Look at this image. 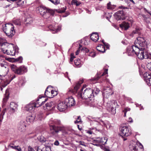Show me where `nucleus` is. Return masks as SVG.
I'll use <instances>...</instances> for the list:
<instances>
[{
	"instance_id": "obj_1",
	"label": "nucleus",
	"mask_w": 151,
	"mask_h": 151,
	"mask_svg": "<svg viewBox=\"0 0 151 151\" xmlns=\"http://www.w3.org/2000/svg\"><path fill=\"white\" fill-rule=\"evenodd\" d=\"M147 48V42L143 37H139L135 41L134 45L128 47L127 50L129 55L135 54L138 58L142 60L149 58Z\"/></svg>"
},
{
	"instance_id": "obj_2",
	"label": "nucleus",
	"mask_w": 151,
	"mask_h": 151,
	"mask_svg": "<svg viewBox=\"0 0 151 151\" xmlns=\"http://www.w3.org/2000/svg\"><path fill=\"white\" fill-rule=\"evenodd\" d=\"M83 87L82 88L80 91L78 92V94L79 97L85 99H88V100H94L95 95L93 90L90 88H86L84 90V92H83Z\"/></svg>"
},
{
	"instance_id": "obj_3",
	"label": "nucleus",
	"mask_w": 151,
	"mask_h": 151,
	"mask_svg": "<svg viewBox=\"0 0 151 151\" xmlns=\"http://www.w3.org/2000/svg\"><path fill=\"white\" fill-rule=\"evenodd\" d=\"M14 27L12 24L7 23L3 26L2 29L6 35L9 37H12L15 34Z\"/></svg>"
},
{
	"instance_id": "obj_4",
	"label": "nucleus",
	"mask_w": 151,
	"mask_h": 151,
	"mask_svg": "<svg viewBox=\"0 0 151 151\" xmlns=\"http://www.w3.org/2000/svg\"><path fill=\"white\" fill-rule=\"evenodd\" d=\"M39 11L40 14L45 19L48 18L50 15H52L53 14V11L52 10L43 5L40 6L39 8Z\"/></svg>"
},
{
	"instance_id": "obj_5",
	"label": "nucleus",
	"mask_w": 151,
	"mask_h": 151,
	"mask_svg": "<svg viewBox=\"0 0 151 151\" xmlns=\"http://www.w3.org/2000/svg\"><path fill=\"white\" fill-rule=\"evenodd\" d=\"M10 67L12 71L18 75H22L27 72V68L24 66L17 67L16 65L12 64L11 65Z\"/></svg>"
},
{
	"instance_id": "obj_6",
	"label": "nucleus",
	"mask_w": 151,
	"mask_h": 151,
	"mask_svg": "<svg viewBox=\"0 0 151 151\" xmlns=\"http://www.w3.org/2000/svg\"><path fill=\"white\" fill-rule=\"evenodd\" d=\"M60 121L57 119L54 120L53 121L50 122V127L51 133L53 135L59 132L58 127L56 125L60 124Z\"/></svg>"
},
{
	"instance_id": "obj_7",
	"label": "nucleus",
	"mask_w": 151,
	"mask_h": 151,
	"mask_svg": "<svg viewBox=\"0 0 151 151\" xmlns=\"http://www.w3.org/2000/svg\"><path fill=\"white\" fill-rule=\"evenodd\" d=\"M107 110L112 114H115L116 106H118L117 102L114 100H112L106 103Z\"/></svg>"
},
{
	"instance_id": "obj_8",
	"label": "nucleus",
	"mask_w": 151,
	"mask_h": 151,
	"mask_svg": "<svg viewBox=\"0 0 151 151\" xmlns=\"http://www.w3.org/2000/svg\"><path fill=\"white\" fill-rule=\"evenodd\" d=\"M120 134L122 137H128L132 134L131 130L129 127H122L120 129Z\"/></svg>"
},
{
	"instance_id": "obj_9",
	"label": "nucleus",
	"mask_w": 151,
	"mask_h": 151,
	"mask_svg": "<svg viewBox=\"0 0 151 151\" xmlns=\"http://www.w3.org/2000/svg\"><path fill=\"white\" fill-rule=\"evenodd\" d=\"M6 47H8V49H7L5 51H6V54L7 55H10L13 56L15 54L16 52L18 50V48L17 49H15L14 48V45L11 43L9 44H7L6 45Z\"/></svg>"
},
{
	"instance_id": "obj_10",
	"label": "nucleus",
	"mask_w": 151,
	"mask_h": 151,
	"mask_svg": "<svg viewBox=\"0 0 151 151\" xmlns=\"http://www.w3.org/2000/svg\"><path fill=\"white\" fill-rule=\"evenodd\" d=\"M83 82V80H80L78 82L76 83L74 89L72 88H69L68 91V93L70 94L71 93H73L74 94L76 93L77 91L78 90Z\"/></svg>"
},
{
	"instance_id": "obj_11",
	"label": "nucleus",
	"mask_w": 151,
	"mask_h": 151,
	"mask_svg": "<svg viewBox=\"0 0 151 151\" xmlns=\"http://www.w3.org/2000/svg\"><path fill=\"white\" fill-rule=\"evenodd\" d=\"M114 16L116 19L119 20H124L125 19L124 11L120 10L117 11L114 14Z\"/></svg>"
},
{
	"instance_id": "obj_12",
	"label": "nucleus",
	"mask_w": 151,
	"mask_h": 151,
	"mask_svg": "<svg viewBox=\"0 0 151 151\" xmlns=\"http://www.w3.org/2000/svg\"><path fill=\"white\" fill-rule=\"evenodd\" d=\"M65 102L68 107L74 106L75 104L74 99L72 96H70L65 99Z\"/></svg>"
},
{
	"instance_id": "obj_13",
	"label": "nucleus",
	"mask_w": 151,
	"mask_h": 151,
	"mask_svg": "<svg viewBox=\"0 0 151 151\" xmlns=\"http://www.w3.org/2000/svg\"><path fill=\"white\" fill-rule=\"evenodd\" d=\"M40 104H35L33 102H31L29 104L27 105L25 107L26 110L29 111H31L33 110L35 107H39Z\"/></svg>"
},
{
	"instance_id": "obj_14",
	"label": "nucleus",
	"mask_w": 151,
	"mask_h": 151,
	"mask_svg": "<svg viewBox=\"0 0 151 151\" xmlns=\"http://www.w3.org/2000/svg\"><path fill=\"white\" fill-rule=\"evenodd\" d=\"M129 147L131 151H139L138 149V144L137 143L134 141H131L129 145ZM141 150V148L140 149Z\"/></svg>"
},
{
	"instance_id": "obj_15",
	"label": "nucleus",
	"mask_w": 151,
	"mask_h": 151,
	"mask_svg": "<svg viewBox=\"0 0 151 151\" xmlns=\"http://www.w3.org/2000/svg\"><path fill=\"white\" fill-rule=\"evenodd\" d=\"M6 77L4 78L5 80L4 81H2V83L5 82V85H4V86H6L14 78L16 77L15 75H13L12 76L10 75H6L5 76Z\"/></svg>"
},
{
	"instance_id": "obj_16",
	"label": "nucleus",
	"mask_w": 151,
	"mask_h": 151,
	"mask_svg": "<svg viewBox=\"0 0 151 151\" xmlns=\"http://www.w3.org/2000/svg\"><path fill=\"white\" fill-rule=\"evenodd\" d=\"M26 125L25 122L23 121H21L19 123L18 126V129L20 132H24L26 129Z\"/></svg>"
},
{
	"instance_id": "obj_17",
	"label": "nucleus",
	"mask_w": 151,
	"mask_h": 151,
	"mask_svg": "<svg viewBox=\"0 0 151 151\" xmlns=\"http://www.w3.org/2000/svg\"><path fill=\"white\" fill-rule=\"evenodd\" d=\"M47 100V99H45L44 97L43 96L41 97H39V98L37 99L36 102H34L35 104H36L37 103L40 104L39 106L43 104Z\"/></svg>"
},
{
	"instance_id": "obj_18",
	"label": "nucleus",
	"mask_w": 151,
	"mask_h": 151,
	"mask_svg": "<svg viewBox=\"0 0 151 151\" xmlns=\"http://www.w3.org/2000/svg\"><path fill=\"white\" fill-rule=\"evenodd\" d=\"M17 104L15 103L12 102L10 103L9 110L12 113H13L17 110Z\"/></svg>"
},
{
	"instance_id": "obj_19",
	"label": "nucleus",
	"mask_w": 151,
	"mask_h": 151,
	"mask_svg": "<svg viewBox=\"0 0 151 151\" xmlns=\"http://www.w3.org/2000/svg\"><path fill=\"white\" fill-rule=\"evenodd\" d=\"M68 106L65 102H60L59 103L57 106V108L60 111H63L65 110L67 108Z\"/></svg>"
},
{
	"instance_id": "obj_20",
	"label": "nucleus",
	"mask_w": 151,
	"mask_h": 151,
	"mask_svg": "<svg viewBox=\"0 0 151 151\" xmlns=\"http://www.w3.org/2000/svg\"><path fill=\"white\" fill-rule=\"evenodd\" d=\"M49 29L52 32V33H57L60 31L61 29V27L60 26H58L57 28H55L51 25H50L48 26Z\"/></svg>"
},
{
	"instance_id": "obj_21",
	"label": "nucleus",
	"mask_w": 151,
	"mask_h": 151,
	"mask_svg": "<svg viewBox=\"0 0 151 151\" xmlns=\"http://www.w3.org/2000/svg\"><path fill=\"white\" fill-rule=\"evenodd\" d=\"M9 90L6 89L5 91V93L4 97L3 98L2 103L3 105H5L6 104L7 101L9 98Z\"/></svg>"
},
{
	"instance_id": "obj_22",
	"label": "nucleus",
	"mask_w": 151,
	"mask_h": 151,
	"mask_svg": "<svg viewBox=\"0 0 151 151\" xmlns=\"http://www.w3.org/2000/svg\"><path fill=\"white\" fill-rule=\"evenodd\" d=\"M103 93L104 97L106 95H111L112 94V90L109 87H107L106 88L104 89Z\"/></svg>"
},
{
	"instance_id": "obj_23",
	"label": "nucleus",
	"mask_w": 151,
	"mask_h": 151,
	"mask_svg": "<svg viewBox=\"0 0 151 151\" xmlns=\"http://www.w3.org/2000/svg\"><path fill=\"white\" fill-rule=\"evenodd\" d=\"M91 39L94 41L96 42L99 39V36L96 32L93 33L90 36Z\"/></svg>"
},
{
	"instance_id": "obj_24",
	"label": "nucleus",
	"mask_w": 151,
	"mask_h": 151,
	"mask_svg": "<svg viewBox=\"0 0 151 151\" xmlns=\"http://www.w3.org/2000/svg\"><path fill=\"white\" fill-rule=\"evenodd\" d=\"M8 148H10L15 150L17 151H22L21 148L19 146H13V144H10L8 146Z\"/></svg>"
},
{
	"instance_id": "obj_25",
	"label": "nucleus",
	"mask_w": 151,
	"mask_h": 151,
	"mask_svg": "<svg viewBox=\"0 0 151 151\" xmlns=\"http://www.w3.org/2000/svg\"><path fill=\"white\" fill-rule=\"evenodd\" d=\"M36 116L35 115H30L27 117V122H29L30 123L33 122Z\"/></svg>"
},
{
	"instance_id": "obj_26",
	"label": "nucleus",
	"mask_w": 151,
	"mask_h": 151,
	"mask_svg": "<svg viewBox=\"0 0 151 151\" xmlns=\"http://www.w3.org/2000/svg\"><path fill=\"white\" fill-rule=\"evenodd\" d=\"M4 61V60H3ZM0 66L3 68H5L6 69V72H8L9 71V66H8L7 63L3 61L2 63H0ZM7 72H6V73Z\"/></svg>"
},
{
	"instance_id": "obj_27",
	"label": "nucleus",
	"mask_w": 151,
	"mask_h": 151,
	"mask_svg": "<svg viewBox=\"0 0 151 151\" xmlns=\"http://www.w3.org/2000/svg\"><path fill=\"white\" fill-rule=\"evenodd\" d=\"M10 43H8L7 42H5L4 43L1 45V51L4 53H6V51H5L6 50L8 49V46L6 47V45L7 44H9Z\"/></svg>"
},
{
	"instance_id": "obj_28",
	"label": "nucleus",
	"mask_w": 151,
	"mask_h": 151,
	"mask_svg": "<svg viewBox=\"0 0 151 151\" xmlns=\"http://www.w3.org/2000/svg\"><path fill=\"white\" fill-rule=\"evenodd\" d=\"M52 86H49L46 89L45 92V94L47 97L50 98H52V96H51V93L50 91H48L47 89L50 88H52Z\"/></svg>"
},
{
	"instance_id": "obj_29",
	"label": "nucleus",
	"mask_w": 151,
	"mask_h": 151,
	"mask_svg": "<svg viewBox=\"0 0 151 151\" xmlns=\"http://www.w3.org/2000/svg\"><path fill=\"white\" fill-rule=\"evenodd\" d=\"M120 25L121 27L124 28L125 30H127L129 27V23L125 22H123Z\"/></svg>"
},
{
	"instance_id": "obj_30",
	"label": "nucleus",
	"mask_w": 151,
	"mask_h": 151,
	"mask_svg": "<svg viewBox=\"0 0 151 151\" xmlns=\"http://www.w3.org/2000/svg\"><path fill=\"white\" fill-rule=\"evenodd\" d=\"M140 29L138 28H136L135 30L133 31L132 33L130 34V35L133 37L134 34H137L138 35H139L140 34Z\"/></svg>"
},
{
	"instance_id": "obj_31",
	"label": "nucleus",
	"mask_w": 151,
	"mask_h": 151,
	"mask_svg": "<svg viewBox=\"0 0 151 151\" xmlns=\"http://www.w3.org/2000/svg\"><path fill=\"white\" fill-rule=\"evenodd\" d=\"M26 82L25 79L24 78H21L19 79L18 82V84L19 86H23Z\"/></svg>"
},
{
	"instance_id": "obj_32",
	"label": "nucleus",
	"mask_w": 151,
	"mask_h": 151,
	"mask_svg": "<svg viewBox=\"0 0 151 151\" xmlns=\"http://www.w3.org/2000/svg\"><path fill=\"white\" fill-rule=\"evenodd\" d=\"M96 49L97 50L102 52H105V49L104 47V45H100L96 47Z\"/></svg>"
},
{
	"instance_id": "obj_33",
	"label": "nucleus",
	"mask_w": 151,
	"mask_h": 151,
	"mask_svg": "<svg viewBox=\"0 0 151 151\" xmlns=\"http://www.w3.org/2000/svg\"><path fill=\"white\" fill-rule=\"evenodd\" d=\"M74 63L75 65L78 67H81L82 65L81 63L80 60L79 59L75 60L74 61Z\"/></svg>"
},
{
	"instance_id": "obj_34",
	"label": "nucleus",
	"mask_w": 151,
	"mask_h": 151,
	"mask_svg": "<svg viewBox=\"0 0 151 151\" xmlns=\"http://www.w3.org/2000/svg\"><path fill=\"white\" fill-rule=\"evenodd\" d=\"M54 102L52 101L47 103L45 104L47 109L48 110L50 109V107L54 104Z\"/></svg>"
},
{
	"instance_id": "obj_35",
	"label": "nucleus",
	"mask_w": 151,
	"mask_h": 151,
	"mask_svg": "<svg viewBox=\"0 0 151 151\" xmlns=\"http://www.w3.org/2000/svg\"><path fill=\"white\" fill-rule=\"evenodd\" d=\"M4 80H5L4 79V78L2 79H0V88L1 91H2L3 88H4L6 86H4V85H5V83H2V81H4Z\"/></svg>"
},
{
	"instance_id": "obj_36",
	"label": "nucleus",
	"mask_w": 151,
	"mask_h": 151,
	"mask_svg": "<svg viewBox=\"0 0 151 151\" xmlns=\"http://www.w3.org/2000/svg\"><path fill=\"white\" fill-rule=\"evenodd\" d=\"M32 19L31 17H29L26 19L25 22H26V24H29L32 23Z\"/></svg>"
},
{
	"instance_id": "obj_37",
	"label": "nucleus",
	"mask_w": 151,
	"mask_h": 151,
	"mask_svg": "<svg viewBox=\"0 0 151 151\" xmlns=\"http://www.w3.org/2000/svg\"><path fill=\"white\" fill-rule=\"evenodd\" d=\"M115 6L114 5H112L111 4L110 2L107 4V8L108 9H114Z\"/></svg>"
},
{
	"instance_id": "obj_38",
	"label": "nucleus",
	"mask_w": 151,
	"mask_h": 151,
	"mask_svg": "<svg viewBox=\"0 0 151 151\" xmlns=\"http://www.w3.org/2000/svg\"><path fill=\"white\" fill-rule=\"evenodd\" d=\"M66 6H65L64 7H63V8H61L60 9H59L58 10V12L59 13H62L64 12L66 9Z\"/></svg>"
},
{
	"instance_id": "obj_39",
	"label": "nucleus",
	"mask_w": 151,
	"mask_h": 151,
	"mask_svg": "<svg viewBox=\"0 0 151 151\" xmlns=\"http://www.w3.org/2000/svg\"><path fill=\"white\" fill-rule=\"evenodd\" d=\"M51 2L52 4L55 5H57L60 3V0H48Z\"/></svg>"
},
{
	"instance_id": "obj_40",
	"label": "nucleus",
	"mask_w": 151,
	"mask_h": 151,
	"mask_svg": "<svg viewBox=\"0 0 151 151\" xmlns=\"http://www.w3.org/2000/svg\"><path fill=\"white\" fill-rule=\"evenodd\" d=\"M145 81L149 86H151V77H149V78H146Z\"/></svg>"
},
{
	"instance_id": "obj_41",
	"label": "nucleus",
	"mask_w": 151,
	"mask_h": 151,
	"mask_svg": "<svg viewBox=\"0 0 151 151\" xmlns=\"http://www.w3.org/2000/svg\"><path fill=\"white\" fill-rule=\"evenodd\" d=\"M38 139L40 142L42 143L45 142L46 141V139L43 136H41L40 137H39Z\"/></svg>"
},
{
	"instance_id": "obj_42",
	"label": "nucleus",
	"mask_w": 151,
	"mask_h": 151,
	"mask_svg": "<svg viewBox=\"0 0 151 151\" xmlns=\"http://www.w3.org/2000/svg\"><path fill=\"white\" fill-rule=\"evenodd\" d=\"M51 96H52V98L55 96H56L58 94V92L56 91H54L53 90H51Z\"/></svg>"
},
{
	"instance_id": "obj_43",
	"label": "nucleus",
	"mask_w": 151,
	"mask_h": 151,
	"mask_svg": "<svg viewBox=\"0 0 151 151\" xmlns=\"http://www.w3.org/2000/svg\"><path fill=\"white\" fill-rule=\"evenodd\" d=\"M14 24L15 25L20 26L21 25V22L19 20L15 19L13 20Z\"/></svg>"
},
{
	"instance_id": "obj_44",
	"label": "nucleus",
	"mask_w": 151,
	"mask_h": 151,
	"mask_svg": "<svg viewBox=\"0 0 151 151\" xmlns=\"http://www.w3.org/2000/svg\"><path fill=\"white\" fill-rule=\"evenodd\" d=\"M93 93L94 94L95 96L97 95L99 93L100 90L99 89L96 88L93 90Z\"/></svg>"
},
{
	"instance_id": "obj_45",
	"label": "nucleus",
	"mask_w": 151,
	"mask_h": 151,
	"mask_svg": "<svg viewBox=\"0 0 151 151\" xmlns=\"http://www.w3.org/2000/svg\"><path fill=\"white\" fill-rule=\"evenodd\" d=\"M144 76L145 77V80L146 78H149V77H151V75L148 73L146 72L144 74Z\"/></svg>"
},
{
	"instance_id": "obj_46",
	"label": "nucleus",
	"mask_w": 151,
	"mask_h": 151,
	"mask_svg": "<svg viewBox=\"0 0 151 151\" xmlns=\"http://www.w3.org/2000/svg\"><path fill=\"white\" fill-rule=\"evenodd\" d=\"M72 3L73 4L75 5L76 6H78L81 4L80 2L78 1L77 0H74Z\"/></svg>"
},
{
	"instance_id": "obj_47",
	"label": "nucleus",
	"mask_w": 151,
	"mask_h": 151,
	"mask_svg": "<svg viewBox=\"0 0 151 151\" xmlns=\"http://www.w3.org/2000/svg\"><path fill=\"white\" fill-rule=\"evenodd\" d=\"M104 139H105L104 138H99L97 139L96 141L97 142V143H101L102 144H103L104 142L103 140Z\"/></svg>"
},
{
	"instance_id": "obj_48",
	"label": "nucleus",
	"mask_w": 151,
	"mask_h": 151,
	"mask_svg": "<svg viewBox=\"0 0 151 151\" xmlns=\"http://www.w3.org/2000/svg\"><path fill=\"white\" fill-rule=\"evenodd\" d=\"M88 55L94 58L96 56V53L94 52H89Z\"/></svg>"
},
{
	"instance_id": "obj_49",
	"label": "nucleus",
	"mask_w": 151,
	"mask_h": 151,
	"mask_svg": "<svg viewBox=\"0 0 151 151\" xmlns=\"http://www.w3.org/2000/svg\"><path fill=\"white\" fill-rule=\"evenodd\" d=\"M73 130H68L67 131L65 132V134H66L69 135L71 134L72 133H73Z\"/></svg>"
},
{
	"instance_id": "obj_50",
	"label": "nucleus",
	"mask_w": 151,
	"mask_h": 151,
	"mask_svg": "<svg viewBox=\"0 0 151 151\" xmlns=\"http://www.w3.org/2000/svg\"><path fill=\"white\" fill-rule=\"evenodd\" d=\"M4 40L0 37V47H1V45L5 42Z\"/></svg>"
},
{
	"instance_id": "obj_51",
	"label": "nucleus",
	"mask_w": 151,
	"mask_h": 151,
	"mask_svg": "<svg viewBox=\"0 0 151 151\" xmlns=\"http://www.w3.org/2000/svg\"><path fill=\"white\" fill-rule=\"evenodd\" d=\"M82 47V46L80 44L79 45V47H78V50H77V51L76 52V55H78V54L79 53V51H80V50L81 49V48Z\"/></svg>"
},
{
	"instance_id": "obj_52",
	"label": "nucleus",
	"mask_w": 151,
	"mask_h": 151,
	"mask_svg": "<svg viewBox=\"0 0 151 151\" xmlns=\"http://www.w3.org/2000/svg\"><path fill=\"white\" fill-rule=\"evenodd\" d=\"M22 57L21 56H20L17 58L16 60L17 61H19V63H21L22 62Z\"/></svg>"
},
{
	"instance_id": "obj_53",
	"label": "nucleus",
	"mask_w": 151,
	"mask_h": 151,
	"mask_svg": "<svg viewBox=\"0 0 151 151\" xmlns=\"http://www.w3.org/2000/svg\"><path fill=\"white\" fill-rule=\"evenodd\" d=\"M5 113V112L4 111H3L1 113L0 116V118L1 119H2L3 118V116L4 115Z\"/></svg>"
},
{
	"instance_id": "obj_54",
	"label": "nucleus",
	"mask_w": 151,
	"mask_h": 151,
	"mask_svg": "<svg viewBox=\"0 0 151 151\" xmlns=\"http://www.w3.org/2000/svg\"><path fill=\"white\" fill-rule=\"evenodd\" d=\"M104 45L106 48L107 49H109V45L106 42H104Z\"/></svg>"
},
{
	"instance_id": "obj_55",
	"label": "nucleus",
	"mask_w": 151,
	"mask_h": 151,
	"mask_svg": "<svg viewBox=\"0 0 151 151\" xmlns=\"http://www.w3.org/2000/svg\"><path fill=\"white\" fill-rule=\"evenodd\" d=\"M108 69H106L103 73L101 75V76H103L107 74Z\"/></svg>"
},
{
	"instance_id": "obj_56",
	"label": "nucleus",
	"mask_w": 151,
	"mask_h": 151,
	"mask_svg": "<svg viewBox=\"0 0 151 151\" xmlns=\"http://www.w3.org/2000/svg\"><path fill=\"white\" fill-rule=\"evenodd\" d=\"M99 126L100 127V129H98L97 130L99 132H101L103 129V126L101 125H100Z\"/></svg>"
},
{
	"instance_id": "obj_57",
	"label": "nucleus",
	"mask_w": 151,
	"mask_h": 151,
	"mask_svg": "<svg viewBox=\"0 0 151 151\" xmlns=\"http://www.w3.org/2000/svg\"><path fill=\"white\" fill-rule=\"evenodd\" d=\"M150 19L148 18L145 17V20L147 23H149L150 22Z\"/></svg>"
},
{
	"instance_id": "obj_58",
	"label": "nucleus",
	"mask_w": 151,
	"mask_h": 151,
	"mask_svg": "<svg viewBox=\"0 0 151 151\" xmlns=\"http://www.w3.org/2000/svg\"><path fill=\"white\" fill-rule=\"evenodd\" d=\"M28 151H35L33 148L30 146L28 147Z\"/></svg>"
},
{
	"instance_id": "obj_59",
	"label": "nucleus",
	"mask_w": 151,
	"mask_h": 151,
	"mask_svg": "<svg viewBox=\"0 0 151 151\" xmlns=\"http://www.w3.org/2000/svg\"><path fill=\"white\" fill-rule=\"evenodd\" d=\"M79 143H80V145H82L83 146H86V145L85 144L84 142H82V141H80L79 142Z\"/></svg>"
},
{
	"instance_id": "obj_60",
	"label": "nucleus",
	"mask_w": 151,
	"mask_h": 151,
	"mask_svg": "<svg viewBox=\"0 0 151 151\" xmlns=\"http://www.w3.org/2000/svg\"><path fill=\"white\" fill-rule=\"evenodd\" d=\"M59 144V142L58 141L56 140L54 142V144L56 145H58Z\"/></svg>"
},
{
	"instance_id": "obj_61",
	"label": "nucleus",
	"mask_w": 151,
	"mask_h": 151,
	"mask_svg": "<svg viewBox=\"0 0 151 151\" xmlns=\"http://www.w3.org/2000/svg\"><path fill=\"white\" fill-rule=\"evenodd\" d=\"M82 50H85V52H87L89 50L86 47H83L82 48Z\"/></svg>"
},
{
	"instance_id": "obj_62",
	"label": "nucleus",
	"mask_w": 151,
	"mask_h": 151,
	"mask_svg": "<svg viewBox=\"0 0 151 151\" xmlns=\"http://www.w3.org/2000/svg\"><path fill=\"white\" fill-rule=\"evenodd\" d=\"M130 110V109L128 108H125L124 111L127 112L128 111H129Z\"/></svg>"
},
{
	"instance_id": "obj_63",
	"label": "nucleus",
	"mask_w": 151,
	"mask_h": 151,
	"mask_svg": "<svg viewBox=\"0 0 151 151\" xmlns=\"http://www.w3.org/2000/svg\"><path fill=\"white\" fill-rule=\"evenodd\" d=\"M128 121L130 122H133V121L131 117H129L128 120Z\"/></svg>"
},
{
	"instance_id": "obj_64",
	"label": "nucleus",
	"mask_w": 151,
	"mask_h": 151,
	"mask_svg": "<svg viewBox=\"0 0 151 151\" xmlns=\"http://www.w3.org/2000/svg\"><path fill=\"white\" fill-rule=\"evenodd\" d=\"M144 10L146 12L149 13L150 14L151 16V13H150L149 11L148 10H147V9H146V8H144Z\"/></svg>"
}]
</instances>
